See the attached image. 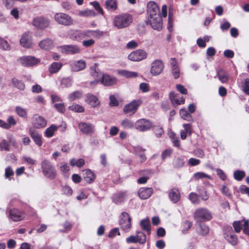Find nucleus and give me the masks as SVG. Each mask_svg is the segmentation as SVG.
<instances>
[{"mask_svg":"<svg viewBox=\"0 0 249 249\" xmlns=\"http://www.w3.org/2000/svg\"><path fill=\"white\" fill-rule=\"evenodd\" d=\"M133 21L130 14L124 13L116 15L113 19V24L117 29H123L129 26Z\"/></svg>","mask_w":249,"mask_h":249,"instance_id":"1","label":"nucleus"},{"mask_svg":"<svg viewBox=\"0 0 249 249\" xmlns=\"http://www.w3.org/2000/svg\"><path fill=\"white\" fill-rule=\"evenodd\" d=\"M41 167L43 175L47 178L53 179L56 176V171L51 162L48 160H44L41 163Z\"/></svg>","mask_w":249,"mask_h":249,"instance_id":"2","label":"nucleus"},{"mask_svg":"<svg viewBox=\"0 0 249 249\" xmlns=\"http://www.w3.org/2000/svg\"><path fill=\"white\" fill-rule=\"evenodd\" d=\"M213 218L211 212L207 208H200L196 210L194 218L196 222L209 221Z\"/></svg>","mask_w":249,"mask_h":249,"instance_id":"3","label":"nucleus"},{"mask_svg":"<svg viewBox=\"0 0 249 249\" xmlns=\"http://www.w3.org/2000/svg\"><path fill=\"white\" fill-rule=\"evenodd\" d=\"M32 24L37 29L44 30L49 27L50 21L48 18L44 16H37L33 19Z\"/></svg>","mask_w":249,"mask_h":249,"instance_id":"4","label":"nucleus"},{"mask_svg":"<svg viewBox=\"0 0 249 249\" xmlns=\"http://www.w3.org/2000/svg\"><path fill=\"white\" fill-rule=\"evenodd\" d=\"M54 19L58 24L65 26L72 25L74 21L70 16L61 12L55 14L54 16Z\"/></svg>","mask_w":249,"mask_h":249,"instance_id":"5","label":"nucleus"},{"mask_svg":"<svg viewBox=\"0 0 249 249\" xmlns=\"http://www.w3.org/2000/svg\"><path fill=\"white\" fill-rule=\"evenodd\" d=\"M119 225L121 229L125 232H128L131 228V219L129 214L125 212L120 216Z\"/></svg>","mask_w":249,"mask_h":249,"instance_id":"6","label":"nucleus"},{"mask_svg":"<svg viewBox=\"0 0 249 249\" xmlns=\"http://www.w3.org/2000/svg\"><path fill=\"white\" fill-rule=\"evenodd\" d=\"M142 102L141 99L134 100L126 105L124 108V112L126 114L133 115L137 111Z\"/></svg>","mask_w":249,"mask_h":249,"instance_id":"7","label":"nucleus"},{"mask_svg":"<svg viewBox=\"0 0 249 249\" xmlns=\"http://www.w3.org/2000/svg\"><path fill=\"white\" fill-rule=\"evenodd\" d=\"M147 24H150L152 28L158 31L161 30L162 27V19L160 15H157L156 17L148 18L146 21Z\"/></svg>","mask_w":249,"mask_h":249,"instance_id":"8","label":"nucleus"},{"mask_svg":"<svg viewBox=\"0 0 249 249\" xmlns=\"http://www.w3.org/2000/svg\"><path fill=\"white\" fill-rule=\"evenodd\" d=\"M19 62L24 66L31 67L39 63L40 60L33 56H23L18 59Z\"/></svg>","mask_w":249,"mask_h":249,"instance_id":"9","label":"nucleus"},{"mask_svg":"<svg viewBox=\"0 0 249 249\" xmlns=\"http://www.w3.org/2000/svg\"><path fill=\"white\" fill-rule=\"evenodd\" d=\"M147 53L143 50H137L130 53L128 58L133 61H140L147 57Z\"/></svg>","mask_w":249,"mask_h":249,"instance_id":"10","label":"nucleus"},{"mask_svg":"<svg viewBox=\"0 0 249 249\" xmlns=\"http://www.w3.org/2000/svg\"><path fill=\"white\" fill-rule=\"evenodd\" d=\"M135 128L140 131H146L149 130L151 126V122L145 119H141L135 123Z\"/></svg>","mask_w":249,"mask_h":249,"instance_id":"11","label":"nucleus"},{"mask_svg":"<svg viewBox=\"0 0 249 249\" xmlns=\"http://www.w3.org/2000/svg\"><path fill=\"white\" fill-rule=\"evenodd\" d=\"M20 43L24 48H31L33 46L32 33L30 32H27L23 34L20 39Z\"/></svg>","mask_w":249,"mask_h":249,"instance_id":"12","label":"nucleus"},{"mask_svg":"<svg viewBox=\"0 0 249 249\" xmlns=\"http://www.w3.org/2000/svg\"><path fill=\"white\" fill-rule=\"evenodd\" d=\"M163 64L161 60H156L151 64V73L153 75H158L160 74L163 70Z\"/></svg>","mask_w":249,"mask_h":249,"instance_id":"13","label":"nucleus"},{"mask_svg":"<svg viewBox=\"0 0 249 249\" xmlns=\"http://www.w3.org/2000/svg\"><path fill=\"white\" fill-rule=\"evenodd\" d=\"M147 11L149 15L148 18L156 17L160 15V9L157 4L153 1H149L147 5Z\"/></svg>","mask_w":249,"mask_h":249,"instance_id":"14","label":"nucleus"},{"mask_svg":"<svg viewBox=\"0 0 249 249\" xmlns=\"http://www.w3.org/2000/svg\"><path fill=\"white\" fill-rule=\"evenodd\" d=\"M62 53L66 54H76L80 53V49L76 45H63L60 47Z\"/></svg>","mask_w":249,"mask_h":249,"instance_id":"15","label":"nucleus"},{"mask_svg":"<svg viewBox=\"0 0 249 249\" xmlns=\"http://www.w3.org/2000/svg\"><path fill=\"white\" fill-rule=\"evenodd\" d=\"M78 128L82 133L86 135H91L94 131V125L88 123H79Z\"/></svg>","mask_w":249,"mask_h":249,"instance_id":"16","label":"nucleus"},{"mask_svg":"<svg viewBox=\"0 0 249 249\" xmlns=\"http://www.w3.org/2000/svg\"><path fill=\"white\" fill-rule=\"evenodd\" d=\"M172 73L175 79L180 76V68L175 58H171L170 61Z\"/></svg>","mask_w":249,"mask_h":249,"instance_id":"17","label":"nucleus"},{"mask_svg":"<svg viewBox=\"0 0 249 249\" xmlns=\"http://www.w3.org/2000/svg\"><path fill=\"white\" fill-rule=\"evenodd\" d=\"M33 124L36 128H41L46 125L47 122L43 117L36 114L34 116Z\"/></svg>","mask_w":249,"mask_h":249,"instance_id":"18","label":"nucleus"},{"mask_svg":"<svg viewBox=\"0 0 249 249\" xmlns=\"http://www.w3.org/2000/svg\"><path fill=\"white\" fill-rule=\"evenodd\" d=\"M90 74L93 77L96 78L95 81L90 82L91 85L96 84L99 83L103 75V74L99 71V70L96 68V64H94V66L91 67Z\"/></svg>","mask_w":249,"mask_h":249,"instance_id":"19","label":"nucleus"},{"mask_svg":"<svg viewBox=\"0 0 249 249\" xmlns=\"http://www.w3.org/2000/svg\"><path fill=\"white\" fill-rule=\"evenodd\" d=\"M117 81V80L116 78L103 74L100 82L106 86H111L116 84Z\"/></svg>","mask_w":249,"mask_h":249,"instance_id":"20","label":"nucleus"},{"mask_svg":"<svg viewBox=\"0 0 249 249\" xmlns=\"http://www.w3.org/2000/svg\"><path fill=\"white\" fill-rule=\"evenodd\" d=\"M85 102L93 107H99L100 104L98 98L91 93H89L86 95Z\"/></svg>","mask_w":249,"mask_h":249,"instance_id":"21","label":"nucleus"},{"mask_svg":"<svg viewBox=\"0 0 249 249\" xmlns=\"http://www.w3.org/2000/svg\"><path fill=\"white\" fill-rule=\"evenodd\" d=\"M86 66V63L84 60H80L75 61L71 64V68L73 71H79L84 70Z\"/></svg>","mask_w":249,"mask_h":249,"instance_id":"22","label":"nucleus"},{"mask_svg":"<svg viewBox=\"0 0 249 249\" xmlns=\"http://www.w3.org/2000/svg\"><path fill=\"white\" fill-rule=\"evenodd\" d=\"M138 193L141 199H146L149 198L153 194V189L152 188H141L139 189Z\"/></svg>","mask_w":249,"mask_h":249,"instance_id":"23","label":"nucleus"},{"mask_svg":"<svg viewBox=\"0 0 249 249\" xmlns=\"http://www.w3.org/2000/svg\"><path fill=\"white\" fill-rule=\"evenodd\" d=\"M169 97L172 105L174 107L184 103L185 99L184 97L181 96L178 98L174 92H171L169 93Z\"/></svg>","mask_w":249,"mask_h":249,"instance_id":"24","label":"nucleus"},{"mask_svg":"<svg viewBox=\"0 0 249 249\" xmlns=\"http://www.w3.org/2000/svg\"><path fill=\"white\" fill-rule=\"evenodd\" d=\"M29 134L36 144L39 146L42 145V142L41 140V136L34 128H30Z\"/></svg>","mask_w":249,"mask_h":249,"instance_id":"25","label":"nucleus"},{"mask_svg":"<svg viewBox=\"0 0 249 249\" xmlns=\"http://www.w3.org/2000/svg\"><path fill=\"white\" fill-rule=\"evenodd\" d=\"M196 229V232L200 235L205 236L209 232V228L205 224L202 222H197Z\"/></svg>","mask_w":249,"mask_h":249,"instance_id":"26","label":"nucleus"},{"mask_svg":"<svg viewBox=\"0 0 249 249\" xmlns=\"http://www.w3.org/2000/svg\"><path fill=\"white\" fill-rule=\"evenodd\" d=\"M9 216L14 221H20L24 218L23 214L16 209H13L10 211Z\"/></svg>","mask_w":249,"mask_h":249,"instance_id":"27","label":"nucleus"},{"mask_svg":"<svg viewBox=\"0 0 249 249\" xmlns=\"http://www.w3.org/2000/svg\"><path fill=\"white\" fill-rule=\"evenodd\" d=\"M127 197L126 192H120L113 196V201L116 204H120L124 201Z\"/></svg>","mask_w":249,"mask_h":249,"instance_id":"28","label":"nucleus"},{"mask_svg":"<svg viewBox=\"0 0 249 249\" xmlns=\"http://www.w3.org/2000/svg\"><path fill=\"white\" fill-rule=\"evenodd\" d=\"M169 197L172 202L177 203L180 198V195L178 190L176 188L172 189L169 192Z\"/></svg>","mask_w":249,"mask_h":249,"instance_id":"29","label":"nucleus"},{"mask_svg":"<svg viewBox=\"0 0 249 249\" xmlns=\"http://www.w3.org/2000/svg\"><path fill=\"white\" fill-rule=\"evenodd\" d=\"M84 31L80 32L79 31H71L70 32V37L72 39L80 41L84 38Z\"/></svg>","mask_w":249,"mask_h":249,"instance_id":"30","label":"nucleus"},{"mask_svg":"<svg viewBox=\"0 0 249 249\" xmlns=\"http://www.w3.org/2000/svg\"><path fill=\"white\" fill-rule=\"evenodd\" d=\"M184 130L180 131V137L181 139L185 140L187 135H191L192 134V126L190 124H185L183 125Z\"/></svg>","mask_w":249,"mask_h":249,"instance_id":"31","label":"nucleus"},{"mask_svg":"<svg viewBox=\"0 0 249 249\" xmlns=\"http://www.w3.org/2000/svg\"><path fill=\"white\" fill-rule=\"evenodd\" d=\"M53 45V41L50 38H46L41 41L39 43V46L41 49L49 50Z\"/></svg>","mask_w":249,"mask_h":249,"instance_id":"32","label":"nucleus"},{"mask_svg":"<svg viewBox=\"0 0 249 249\" xmlns=\"http://www.w3.org/2000/svg\"><path fill=\"white\" fill-rule=\"evenodd\" d=\"M63 64L61 62H53L49 66L48 71L50 73H57L62 68Z\"/></svg>","mask_w":249,"mask_h":249,"instance_id":"33","label":"nucleus"},{"mask_svg":"<svg viewBox=\"0 0 249 249\" xmlns=\"http://www.w3.org/2000/svg\"><path fill=\"white\" fill-rule=\"evenodd\" d=\"M218 79L222 83H226L229 79V74L225 71L221 69L217 71Z\"/></svg>","mask_w":249,"mask_h":249,"instance_id":"34","label":"nucleus"},{"mask_svg":"<svg viewBox=\"0 0 249 249\" xmlns=\"http://www.w3.org/2000/svg\"><path fill=\"white\" fill-rule=\"evenodd\" d=\"M121 125L125 129H132L135 128V123L128 119H124L122 120Z\"/></svg>","mask_w":249,"mask_h":249,"instance_id":"35","label":"nucleus"},{"mask_svg":"<svg viewBox=\"0 0 249 249\" xmlns=\"http://www.w3.org/2000/svg\"><path fill=\"white\" fill-rule=\"evenodd\" d=\"M95 178L94 174L89 169L85 170L84 173V179L85 181L88 183L92 182Z\"/></svg>","mask_w":249,"mask_h":249,"instance_id":"36","label":"nucleus"},{"mask_svg":"<svg viewBox=\"0 0 249 249\" xmlns=\"http://www.w3.org/2000/svg\"><path fill=\"white\" fill-rule=\"evenodd\" d=\"M118 73L126 78H134L138 76V74L136 72L128 71L126 70H120L118 71Z\"/></svg>","mask_w":249,"mask_h":249,"instance_id":"37","label":"nucleus"},{"mask_svg":"<svg viewBox=\"0 0 249 249\" xmlns=\"http://www.w3.org/2000/svg\"><path fill=\"white\" fill-rule=\"evenodd\" d=\"M142 172H143V174H142V175H144V176L141 177L138 179L137 182L139 184L145 183L149 179L148 176L153 173L152 171L149 170H145L142 171Z\"/></svg>","mask_w":249,"mask_h":249,"instance_id":"38","label":"nucleus"},{"mask_svg":"<svg viewBox=\"0 0 249 249\" xmlns=\"http://www.w3.org/2000/svg\"><path fill=\"white\" fill-rule=\"evenodd\" d=\"M140 226L142 229L145 231L148 234H150V223L149 219H144L141 220L140 222Z\"/></svg>","mask_w":249,"mask_h":249,"instance_id":"39","label":"nucleus"},{"mask_svg":"<svg viewBox=\"0 0 249 249\" xmlns=\"http://www.w3.org/2000/svg\"><path fill=\"white\" fill-rule=\"evenodd\" d=\"M180 117L184 120L190 122L193 121L192 116L185 108H181L179 111Z\"/></svg>","mask_w":249,"mask_h":249,"instance_id":"40","label":"nucleus"},{"mask_svg":"<svg viewBox=\"0 0 249 249\" xmlns=\"http://www.w3.org/2000/svg\"><path fill=\"white\" fill-rule=\"evenodd\" d=\"M106 7L109 11H115L117 9L116 0H107L106 1Z\"/></svg>","mask_w":249,"mask_h":249,"instance_id":"41","label":"nucleus"},{"mask_svg":"<svg viewBox=\"0 0 249 249\" xmlns=\"http://www.w3.org/2000/svg\"><path fill=\"white\" fill-rule=\"evenodd\" d=\"M136 233L138 243L140 244H144L146 241L145 234L142 231L139 230L137 231Z\"/></svg>","mask_w":249,"mask_h":249,"instance_id":"42","label":"nucleus"},{"mask_svg":"<svg viewBox=\"0 0 249 249\" xmlns=\"http://www.w3.org/2000/svg\"><path fill=\"white\" fill-rule=\"evenodd\" d=\"M15 112L20 117L25 118L27 116V111L25 108L20 106H17L15 107Z\"/></svg>","mask_w":249,"mask_h":249,"instance_id":"43","label":"nucleus"},{"mask_svg":"<svg viewBox=\"0 0 249 249\" xmlns=\"http://www.w3.org/2000/svg\"><path fill=\"white\" fill-rule=\"evenodd\" d=\"M70 163L72 166H76L78 167H82L85 164V160L83 159H79L78 160L72 159L70 160Z\"/></svg>","mask_w":249,"mask_h":249,"instance_id":"44","label":"nucleus"},{"mask_svg":"<svg viewBox=\"0 0 249 249\" xmlns=\"http://www.w3.org/2000/svg\"><path fill=\"white\" fill-rule=\"evenodd\" d=\"M189 199L194 204L198 205L200 203L199 196L195 193H191L189 195Z\"/></svg>","mask_w":249,"mask_h":249,"instance_id":"45","label":"nucleus"},{"mask_svg":"<svg viewBox=\"0 0 249 249\" xmlns=\"http://www.w3.org/2000/svg\"><path fill=\"white\" fill-rule=\"evenodd\" d=\"M185 163V158L181 156L177 158L174 161V166L176 168H180L184 166Z\"/></svg>","mask_w":249,"mask_h":249,"instance_id":"46","label":"nucleus"},{"mask_svg":"<svg viewBox=\"0 0 249 249\" xmlns=\"http://www.w3.org/2000/svg\"><path fill=\"white\" fill-rule=\"evenodd\" d=\"M83 95V93L80 91H75L70 94L68 96L69 100L71 101L80 99Z\"/></svg>","mask_w":249,"mask_h":249,"instance_id":"47","label":"nucleus"},{"mask_svg":"<svg viewBox=\"0 0 249 249\" xmlns=\"http://www.w3.org/2000/svg\"><path fill=\"white\" fill-rule=\"evenodd\" d=\"M57 129V127L53 125H51L50 127L47 128L45 131V136L48 138L52 137L54 133V131H55Z\"/></svg>","mask_w":249,"mask_h":249,"instance_id":"48","label":"nucleus"},{"mask_svg":"<svg viewBox=\"0 0 249 249\" xmlns=\"http://www.w3.org/2000/svg\"><path fill=\"white\" fill-rule=\"evenodd\" d=\"M12 83L13 86L20 90H23L25 88V85L24 83L22 81L18 80L16 78L12 79Z\"/></svg>","mask_w":249,"mask_h":249,"instance_id":"49","label":"nucleus"},{"mask_svg":"<svg viewBox=\"0 0 249 249\" xmlns=\"http://www.w3.org/2000/svg\"><path fill=\"white\" fill-rule=\"evenodd\" d=\"M0 49L4 51L11 49V46L7 40L0 37Z\"/></svg>","mask_w":249,"mask_h":249,"instance_id":"50","label":"nucleus"},{"mask_svg":"<svg viewBox=\"0 0 249 249\" xmlns=\"http://www.w3.org/2000/svg\"><path fill=\"white\" fill-rule=\"evenodd\" d=\"M60 84L62 88H69L72 85V80L69 77L63 78L60 81Z\"/></svg>","mask_w":249,"mask_h":249,"instance_id":"51","label":"nucleus"},{"mask_svg":"<svg viewBox=\"0 0 249 249\" xmlns=\"http://www.w3.org/2000/svg\"><path fill=\"white\" fill-rule=\"evenodd\" d=\"M204 178L211 179V177L209 175H208L203 172H198L195 173L193 176V179L195 180H198L199 179H202V178Z\"/></svg>","mask_w":249,"mask_h":249,"instance_id":"52","label":"nucleus"},{"mask_svg":"<svg viewBox=\"0 0 249 249\" xmlns=\"http://www.w3.org/2000/svg\"><path fill=\"white\" fill-rule=\"evenodd\" d=\"M79 15L83 17H95L97 14L93 10H86L80 11Z\"/></svg>","mask_w":249,"mask_h":249,"instance_id":"53","label":"nucleus"},{"mask_svg":"<svg viewBox=\"0 0 249 249\" xmlns=\"http://www.w3.org/2000/svg\"><path fill=\"white\" fill-rule=\"evenodd\" d=\"M226 238L228 241L232 245H236L237 244V237L235 234H230L229 235H227Z\"/></svg>","mask_w":249,"mask_h":249,"instance_id":"54","label":"nucleus"},{"mask_svg":"<svg viewBox=\"0 0 249 249\" xmlns=\"http://www.w3.org/2000/svg\"><path fill=\"white\" fill-rule=\"evenodd\" d=\"M69 108L76 112H83L84 111V108L77 104H72L69 107Z\"/></svg>","mask_w":249,"mask_h":249,"instance_id":"55","label":"nucleus"},{"mask_svg":"<svg viewBox=\"0 0 249 249\" xmlns=\"http://www.w3.org/2000/svg\"><path fill=\"white\" fill-rule=\"evenodd\" d=\"M245 176V172L243 171L236 170L234 173V178L237 180H242Z\"/></svg>","mask_w":249,"mask_h":249,"instance_id":"56","label":"nucleus"},{"mask_svg":"<svg viewBox=\"0 0 249 249\" xmlns=\"http://www.w3.org/2000/svg\"><path fill=\"white\" fill-rule=\"evenodd\" d=\"M62 191L63 194L67 196H71L72 195L73 191L71 187L68 185H65L62 187Z\"/></svg>","mask_w":249,"mask_h":249,"instance_id":"57","label":"nucleus"},{"mask_svg":"<svg viewBox=\"0 0 249 249\" xmlns=\"http://www.w3.org/2000/svg\"><path fill=\"white\" fill-rule=\"evenodd\" d=\"M183 228L182 230V232L183 233H186L188 230L191 228L192 226V223L191 222L186 220L184 222L183 224Z\"/></svg>","mask_w":249,"mask_h":249,"instance_id":"58","label":"nucleus"},{"mask_svg":"<svg viewBox=\"0 0 249 249\" xmlns=\"http://www.w3.org/2000/svg\"><path fill=\"white\" fill-rule=\"evenodd\" d=\"M242 90L244 93L249 95V79H245L242 86Z\"/></svg>","mask_w":249,"mask_h":249,"instance_id":"59","label":"nucleus"},{"mask_svg":"<svg viewBox=\"0 0 249 249\" xmlns=\"http://www.w3.org/2000/svg\"><path fill=\"white\" fill-rule=\"evenodd\" d=\"M199 196L202 200L206 201L209 198V196L205 189L199 191Z\"/></svg>","mask_w":249,"mask_h":249,"instance_id":"60","label":"nucleus"},{"mask_svg":"<svg viewBox=\"0 0 249 249\" xmlns=\"http://www.w3.org/2000/svg\"><path fill=\"white\" fill-rule=\"evenodd\" d=\"M60 170L63 175L67 174L70 170L69 166L67 163H62Z\"/></svg>","mask_w":249,"mask_h":249,"instance_id":"61","label":"nucleus"},{"mask_svg":"<svg viewBox=\"0 0 249 249\" xmlns=\"http://www.w3.org/2000/svg\"><path fill=\"white\" fill-rule=\"evenodd\" d=\"M172 153L171 149H167L164 150L161 154V158L163 160H165L166 158L170 157Z\"/></svg>","mask_w":249,"mask_h":249,"instance_id":"62","label":"nucleus"},{"mask_svg":"<svg viewBox=\"0 0 249 249\" xmlns=\"http://www.w3.org/2000/svg\"><path fill=\"white\" fill-rule=\"evenodd\" d=\"M15 1V0H2V3L7 9H9L14 5Z\"/></svg>","mask_w":249,"mask_h":249,"instance_id":"63","label":"nucleus"},{"mask_svg":"<svg viewBox=\"0 0 249 249\" xmlns=\"http://www.w3.org/2000/svg\"><path fill=\"white\" fill-rule=\"evenodd\" d=\"M14 171L10 167H7L5 170V177L11 180L10 177L14 175Z\"/></svg>","mask_w":249,"mask_h":249,"instance_id":"64","label":"nucleus"}]
</instances>
